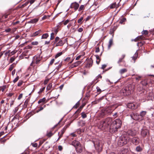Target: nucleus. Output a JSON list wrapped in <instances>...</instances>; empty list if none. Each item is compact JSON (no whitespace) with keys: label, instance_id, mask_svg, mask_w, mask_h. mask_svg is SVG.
<instances>
[{"label":"nucleus","instance_id":"10","mask_svg":"<svg viewBox=\"0 0 154 154\" xmlns=\"http://www.w3.org/2000/svg\"><path fill=\"white\" fill-rule=\"evenodd\" d=\"M75 150L77 153H81L83 151V147L81 144L78 146H77L75 148Z\"/></svg>","mask_w":154,"mask_h":154},{"label":"nucleus","instance_id":"43","mask_svg":"<svg viewBox=\"0 0 154 154\" xmlns=\"http://www.w3.org/2000/svg\"><path fill=\"white\" fill-rule=\"evenodd\" d=\"M82 117L84 119L87 117V115L84 112H82L81 113Z\"/></svg>","mask_w":154,"mask_h":154},{"label":"nucleus","instance_id":"26","mask_svg":"<svg viewBox=\"0 0 154 154\" xmlns=\"http://www.w3.org/2000/svg\"><path fill=\"white\" fill-rule=\"evenodd\" d=\"M63 41L62 40H60L56 44V46H61L63 45Z\"/></svg>","mask_w":154,"mask_h":154},{"label":"nucleus","instance_id":"12","mask_svg":"<svg viewBox=\"0 0 154 154\" xmlns=\"http://www.w3.org/2000/svg\"><path fill=\"white\" fill-rule=\"evenodd\" d=\"M127 106L128 108L132 109H135L137 108V106L132 103H128L127 105Z\"/></svg>","mask_w":154,"mask_h":154},{"label":"nucleus","instance_id":"19","mask_svg":"<svg viewBox=\"0 0 154 154\" xmlns=\"http://www.w3.org/2000/svg\"><path fill=\"white\" fill-rule=\"evenodd\" d=\"M106 122V124L109 126L112 122V119L110 118H107L104 120Z\"/></svg>","mask_w":154,"mask_h":154},{"label":"nucleus","instance_id":"3","mask_svg":"<svg viewBox=\"0 0 154 154\" xmlns=\"http://www.w3.org/2000/svg\"><path fill=\"white\" fill-rule=\"evenodd\" d=\"M149 130L146 129L145 128H143L141 129V136L143 138L146 137H149Z\"/></svg>","mask_w":154,"mask_h":154},{"label":"nucleus","instance_id":"54","mask_svg":"<svg viewBox=\"0 0 154 154\" xmlns=\"http://www.w3.org/2000/svg\"><path fill=\"white\" fill-rule=\"evenodd\" d=\"M54 59H52L50 61V63L49 64V65H52L53 64V63H54Z\"/></svg>","mask_w":154,"mask_h":154},{"label":"nucleus","instance_id":"35","mask_svg":"<svg viewBox=\"0 0 154 154\" xmlns=\"http://www.w3.org/2000/svg\"><path fill=\"white\" fill-rule=\"evenodd\" d=\"M138 53L136 52L134 54V56H133L132 57V59L134 61V62H135V60L137 59V56Z\"/></svg>","mask_w":154,"mask_h":154},{"label":"nucleus","instance_id":"59","mask_svg":"<svg viewBox=\"0 0 154 154\" xmlns=\"http://www.w3.org/2000/svg\"><path fill=\"white\" fill-rule=\"evenodd\" d=\"M36 0H30L28 2H30V5H31L33 3H34V2L36 1Z\"/></svg>","mask_w":154,"mask_h":154},{"label":"nucleus","instance_id":"2","mask_svg":"<svg viewBox=\"0 0 154 154\" xmlns=\"http://www.w3.org/2000/svg\"><path fill=\"white\" fill-rule=\"evenodd\" d=\"M129 139V138L127 136L124 135H122L119 137L118 144L119 146H123L127 143Z\"/></svg>","mask_w":154,"mask_h":154},{"label":"nucleus","instance_id":"60","mask_svg":"<svg viewBox=\"0 0 154 154\" xmlns=\"http://www.w3.org/2000/svg\"><path fill=\"white\" fill-rule=\"evenodd\" d=\"M17 29V28L16 27H15L12 30V31H11V30H10V33H13L15 31H16V29Z\"/></svg>","mask_w":154,"mask_h":154},{"label":"nucleus","instance_id":"18","mask_svg":"<svg viewBox=\"0 0 154 154\" xmlns=\"http://www.w3.org/2000/svg\"><path fill=\"white\" fill-rule=\"evenodd\" d=\"M93 142L95 147H99L100 146L99 141L98 140H93Z\"/></svg>","mask_w":154,"mask_h":154},{"label":"nucleus","instance_id":"24","mask_svg":"<svg viewBox=\"0 0 154 154\" xmlns=\"http://www.w3.org/2000/svg\"><path fill=\"white\" fill-rule=\"evenodd\" d=\"M67 127H64L60 131V132L58 133V134L59 135V134H60L63 135L64 134V132H65L66 130V128Z\"/></svg>","mask_w":154,"mask_h":154},{"label":"nucleus","instance_id":"58","mask_svg":"<svg viewBox=\"0 0 154 154\" xmlns=\"http://www.w3.org/2000/svg\"><path fill=\"white\" fill-rule=\"evenodd\" d=\"M45 88V87H44L42 88L41 89L38 93H42V92H43Z\"/></svg>","mask_w":154,"mask_h":154},{"label":"nucleus","instance_id":"15","mask_svg":"<svg viewBox=\"0 0 154 154\" xmlns=\"http://www.w3.org/2000/svg\"><path fill=\"white\" fill-rule=\"evenodd\" d=\"M146 111H142L140 114L139 117L141 118L140 120H142L143 119L144 117L146 115Z\"/></svg>","mask_w":154,"mask_h":154},{"label":"nucleus","instance_id":"48","mask_svg":"<svg viewBox=\"0 0 154 154\" xmlns=\"http://www.w3.org/2000/svg\"><path fill=\"white\" fill-rule=\"evenodd\" d=\"M53 135V134H52L51 132H50L47 133V136L49 137H50L52 136Z\"/></svg>","mask_w":154,"mask_h":154},{"label":"nucleus","instance_id":"30","mask_svg":"<svg viewBox=\"0 0 154 154\" xmlns=\"http://www.w3.org/2000/svg\"><path fill=\"white\" fill-rule=\"evenodd\" d=\"M5 55V57L8 56L7 59L8 60L9 58V57L10 56V50H8L7 51L4 52Z\"/></svg>","mask_w":154,"mask_h":154},{"label":"nucleus","instance_id":"5","mask_svg":"<svg viewBox=\"0 0 154 154\" xmlns=\"http://www.w3.org/2000/svg\"><path fill=\"white\" fill-rule=\"evenodd\" d=\"M118 129L113 124H111L109 128V132L111 133H114L118 131Z\"/></svg>","mask_w":154,"mask_h":154},{"label":"nucleus","instance_id":"44","mask_svg":"<svg viewBox=\"0 0 154 154\" xmlns=\"http://www.w3.org/2000/svg\"><path fill=\"white\" fill-rule=\"evenodd\" d=\"M142 34L147 35L148 34V31L146 30H143L142 32Z\"/></svg>","mask_w":154,"mask_h":154},{"label":"nucleus","instance_id":"1","mask_svg":"<svg viewBox=\"0 0 154 154\" xmlns=\"http://www.w3.org/2000/svg\"><path fill=\"white\" fill-rule=\"evenodd\" d=\"M134 86L132 84H129L127 86L122 89L120 91L121 94L126 96L130 95L134 91Z\"/></svg>","mask_w":154,"mask_h":154},{"label":"nucleus","instance_id":"14","mask_svg":"<svg viewBox=\"0 0 154 154\" xmlns=\"http://www.w3.org/2000/svg\"><path fill=\"white\" fill-rule=\"evenodd\" d=\"M136 132L135 131L133 130H129L127 132V134L128 135L133 136L136 135Z\"/></svg>","mask_w":154,"mask_h":154},{"label":"nucleus","instance_id":"27","mask_svg":"<svg viewBox=\"0 0 154 154\" xmlns=\"http://www.w3.org/2000/svg\"><path fill=\"white\" fill-rule=\"evenodd\" d=\"M38 21V19L36 18H34L31 20L29 22L30 23H35L37 22Z\"/></svg>","mask_w":154,"mask_h":154},{"label":"nucleus","instance_id":"21","mask_svg":"<svg viewBox=\"0 0 154 154\" xmlns=\"http://www.w3.org/2000/svg\"><path fill=\"white\" fill-rule=\"evenodd\" d=\"M42 32V31L41 30H39L34 33L32 34V36H37L38 35L40 34L41 32Z\"/></svg>","mask_w":154,"mask_h":154},{"label":"nucleus","instance_id":"33","mask_svg":"<svg viewBox=\"0 0 154 154\" xmlns=\"http://www.w3.org/2000/svg\"><path fill=\"white\" fill-rule=\"evenodd\" d=\"M106 115V114L104 110H102L101 112L100 113V116L101 117H103L104 116H105V115Z\"/></svg>","mask_w":154,"mask_h":154},{"label":"nucleus","instance_id":"23","mask_svg":"<svg viewBox=\"0 0 154 154\" xmlns=\"http://www.w3.org/2000/svg\"><path fill=\"white\" fill-rule=\"evenodd\" d=\"M127 71V69H126L124 68L121 69L119 71V72L120 74H123L126 72Z\"/></svg>","mask_w":154,"mask_h":154},{"label":"nucleus","instance_id":"9","mask_svg":"<svg viewBox=\"0 0 154 154\" xmlns=\"http://www.w3.org/2000/svg\"><path fill=\"white\" fill-rule=\"evenodd\" d=\"M132 142L135 145H138L140 142L139 138L137 137H134L132 139Z\"/></svg>","mask_w":154,"mask_h":154},{"label":"nucleus","instance_id":"47","mask_svg":"<svg viewBox=\"0 0 154 154\" xmlns=\"http://www.w3.org/2000/svg\"><path fill=\"white\" fill-rule=\"evenodd\" d=\"M95 56H96V59H97V60L98 59L99 60L98 61H97V60L96 61L97 63V64H99L100 62V60L99 56L98 55H96Z\"/></svg>","mask_w":154,"mask_h":154},{"label":"nucleus","instance_id":"39","mask_svg":"<svg viewBox=\"0 0 154 154\" xmlns=\"http://www.w3.org/2000/svg\"><path fill=\"white\" fill-rule=\"evenodd\" d=\"M63 54V52H60L57 53L56 55L55 56V58H57L61 56Z\"/></svg>","mask_w":154,"mask_h":154},{"label":"nucleus","instance_id":"36","mask_svg":"<svg viewBox=\"0 0 154 154\" xmlns=\"http://www.w3.org/2000/svg\"><path fill=\"white\" fill-rule=\"evenodd\" d=\"M58 26H57L56 27H55L53 28V31L56 34H57L58 31Z\"/></svg>","mask_w":154,"mask_h":154},{"label":"nucleus","instance_id":"62","mask_svg":"<svg viewBox=\"0 0 154 154\" xmlns=\"http://www.w3.org/2000/svg\"><path fill=\"white\" fill-rule=\"evenodd\" d=\"M28 3H29V2H28L25 3L24 4H23L22 5L21 8H23L25 6H26L27 5V4Z\"/></svg>","mask_w":154,"mask_h":154},{"label":"nucleus","instance_id":"4","mask_svg":"<svg viewBox=\"0 0 154 154\" xmlns=\"http://www.w3.org/2000/svg\"><path fill=\"white\" fill-rule=\"evenodd\" d=\"M112 124L115 126L118 129L121 128L122 125V122L120 119H117L113 122Z\"/></svg>","mask_w":154,"mask_h":154},{"label":"nucleus","instance_id":"42","mask_svg":"<svg viewBox=\"0 0 154 154\" xmlns=\"http://www.w3.org/2000/svg\"><path fill=\"white\" fill-rule=\"evenodd\" d=\"M84 9V5H81L79 9V11H80Z\"/></svg>","mask_w":154,"mask_h":154},{"label":"nucleus","instance_id":"49","mask_svg":"<svg viewBox=\"0 0 154 154\" xmlns=\"http://www.w3.org/2000/svg\"><path fill=\"white\" fill-rule=\"evenodd\" d=\"M54 34L53 32H52L51 35V37H50V39L51 40H52L53 39L54 37Z\"/></svg>","mask_w":154,"mask_h":154},{"label":"nucleus","instance_id":"34","mask_svg":"<svg viewBox=\"0 0 154 154\" xmlns=\"http://www.w3.org/2000/svg\"><path fill=\"white\" fill-rule=\"evenodd\" d=\"M80 112H76V111L73 116V117L75 119L77 118L78 117V115Z\"/></svg>","mask_w":154,"mask_h":154},{"label":"nucleus","instance_id":"40","mask_svg":"<svg viewBox=\"0 0 154 154\" xmlns=\"http://www.w3.org/2000/svg\"><path fill=\"white\" fill-rule=\"evenodd\" d=\"M45 100L46 99H45V98H43L42 99H40L38 101V103H41L42 102H44L45 101Z\"/></svg>","mask_w":154,"mask_h":154},{"label":"nucleus","instance_id":"38","mask_svg":"<svg viewBox=\"0 0 154 154\" xmlns=\"http://www.w3.org/2000/svg\"><path fill=\"white\" fill-rule=\"evenodd\" d=\"M83 20V17H82L80 18L78 20V23H80V24H81L82 23V21Z\"/></svg>","mask_w":154,"mask_h":154},{"label":"nucleus","instance_id":"57","mask_svg":"<svg viewBox=\"0 0 154 154\" xmlns=\"http://www.w3.org/2000/svg\"><path fill=\"white\" fill-rule=\"evenodd\" d=\"M103 122H104V128L105 129L108 126L106 124V122L104 120L103 121Z\"/></svg>","mask_w":154,"mask_h":154},{"label":"nucleus","instance_id":"50","mask_svg":"<svg viewBox=\"0 0 154 154\" xmlns=\"http://www.w3.org/2000/svg\"><path fill=\"white\" fill-rule=\"evenodd\" d=\"M0 90L2 91V92H3L5 91V89L6 88L5 86H3V87L0 86Z\"/></svg>","mask_w":154,"mask_h":154},{"label":"nucleus","instance_id":"29","mask_svg":"<svg viewBox=\"0 0 154 154\" xmlns=\"http://www.w3.org/2000/svg\"><path fill=\"white\" fill-rule=\"evenodd\" d=\"M136 150L137 152H140L142 150V149L140 146H137L136 148Z\"/></svg>","mask_w":154,"mask_h":154},{"label":"nucleus","instance_id":"7","mask_svg":"<svg viewBox=\"0 0 154 154\" xmlns=\"http://www.w3.org/2000/svg\"><path fill=\"white\" fill-rule=\"evenodd\" d=\"M79 6V5L78 3L76 2H75L71 4L70 7V8H73L75 11H76L78 9Z\"/></svg>","mask_w":154,"mask_h":154},{"label":"nucleus","instance_id":"11","mask_svg":"<svg viewBox=\"0 0 154 154\" xmlns=\"http://www.w3.org/2000/svg\"><path fill=\"white\" fill-rule=\"evenodd\" d=\"M81 144H80V143L78 140H73L72 142V145L74 146L75 147V148L77 146H79Z\"/></svg>","mask_w":154,"mask_h":154},{"label":"nucleus","instance_id":"52","mask_svg":"<svg viewBox=\"0 0 154 154\" xmlns=\"http://www.w3.org/2000/svg\"><path fill=\"white\" fill-rule=\"evenodd\" d=\"M23 83V82L22 81L20 80L17 84L18 86H21L22 85Z\"/></svg>","mask_w":154,"mask_h":154},{"label":"nucleus","instance_id":"6","mask_svg":"<svg viewBox=\"0 0 154 154\" xmlns=\"http://www.w3.org/2000/svg\"><path fill=\"white\" fill-rule=\"evenodd\" d=\"M131 117L133 119L135 120H139L140 118L139 115L137 113H132L130 114Z\"/></svg>","mask_w":154,"mask_h":154},{"label":"nucleus","instance_id":"16","mask_svg":"<svg viewBox=\"0 0 154 154\" xmlns=\"http://www.w3.org/2000/svg\"><path fill=\"white\" fill-rule=\"evenodd\" d=\"M125 54H123L122 56L119 59L117 62L119 64H120L121 62H125L124 60H123V59L125 58Z\"/></svg>","mask_w":154,"mask_h":154},{"label":"nucleus","instance_id":"17","mask_svg":"<svg viewBox=\"0 0 154 154\" xmlns=\"http://www.w3.org/2000/svg\"><path fill=\"white\" fill-rule=\"evenodd\" d=\"M93 63V60L91 58L89 60L88 62L86 64V67H90L92 66Z\"/></svg>","mask_w":154,"mask_h":154},{"label":"nucleus","instance_id":"61","mask_svg":"<svg viewBox=\"0 0 154 154\" xmlns=\"http://www.w3.org/2000/svg\"><path fill=\"white\" fill-rule=\"evenodd\" d=\"M19 77L17 76L13 80V82L15 83L17 82L18 80Z\"/></svg>","mask_w":154,"mask_h":154},{"label":"nucleus","instance_id":"45","mask_svg":"<svg viewBox=\"0 0 154 154\" xmlns=\"http://www.w3.org/2000/svg\"><path fill=\"white\" fill-rule=\"evenodd\" d=\"M80 105V103L79 101L73 107L76 109Z\"/></svg>","mask_w":154,"mask_h":154},{"label":"nucleus","instance_id":"37","mask_svg":"<svg viewBox=\"0 0 154 154\" xmlns=\"http://www.w3.org/2000/svg\"><path fill=\"white\" fill-rule=\"evenodd\" d=\"M102 78V76L100 75H99L98 76H97L96 78L94 80H97V81L96 82V83H97L99 81V79H101Z\"/></svg>","mask_w":154,"mask_h":154},{"label":"nucleus","instance_id":"46","mask_svg":"<svg viewBox=\"0 0 154 154\" xmlns=\"http://www.w3.org/2000/svg\"><path fill=\"white\" fill-rule=\"evenodd\" d=\"M10 138V136L9 135H8L7 134L5 136L1 138V139H2L3 138H5V139H7V140H8Z\"/></svg>","mask_w":154,"mask_h":154},{"label":"nucleus","instance_id":"32","mask_svg":"<svg viewBox=\"0 0 154 154\" xmlns=\"http://www.w3.org/2000/svg\"><path fill=\"white\" fill-rule=\"evenodd\" d=\"M85 105V104H83L82 105H81L79 108L76 111V112H80L82 109L83 108L84 106Z\"/></svg>","mask_w":154,"mask_h":154},{"label":"nucleus","instance_id":"8","mask_svg":"<svg viewBox=\"0 0 154 154\" xmlns=\"http://www.w3.org/2000/svg\"><path fill=\"white\" fill-rule=\"evenodd\" d=\"M113 109L112 107H108L106 108L105 109V112L106 114L108 115L110 114L113 111Z\"/></svg>","mask_w":154,"mask_h":154},{"label":"nucleus","instance_id":"22","mask_svg":"<svg viewBox=\"0 0 154 154\" xmlns=\"http://www.w3.org/2000/svg\"><path fill=\"white\" fill-rule=\"evenodd\" d=\"M104 126V122L103 121L100 122L99 124V128L102 130L105 129Z\"/></svg>","mask_w":154,"mask_h":154},{"label":"nucleus","instance_id":"25","mask_svg":"<svg viewBox=\"0 0 154 154\" xmlns=\"http://www.w3.org/2000/svg\"><path fill=\"white\" fill-rule=\"evenodd\" d=\"M113 44V40L112 39H111L109 40V45H108V48L109 49L111 46V45Z\"/></svg>","mask_w":154,"mask_h":154},{"label":"nucleus","instance_id":"13","mask_svg":"<svg viewBox=\"0 0 154 154\" xmlns=\"http://www.w3.org/2000/svg\"><path fill=\"white\" fill-rule=\"evenodd\" d=\"M42 60V58L40 57H34V60L35 61V63L36 64H38L40 63V62Z\"/></svg>","mask_w":154,"mask_h":154},{"label":"nucleus","instance_id":"53","mask_svg":"<svg viewBox=\"0 0 154 154\" xmlns=\"http://www.w3.org/2000/svg\"><path fill=\"white\" fill-rule=\"evenodd\" d=\"M100 51V49L99 47L97 46L96 47V50L95 52L96 53Z\"/></svg>","mask_w":154,"mask_h":154},{"label":"nucleus","instance_id":"31","mask_svg":"<svg viewBox=\"0 0 154 154\" xmlns=\"http://www.w3.org/2000/svg\"><path fill=\"white\" fill-rule=\"evenodd\" d=\"M48 36L49 35L47 33L44 34L42 35V38L46 39L48 37Z\"/></svg>","mask_w":154,"mask_h":154},{"label":"nucleus","instance_id":"41","mask_svg":"<svg viewBox=\"0 0 154 154\" xmlns=\"http://www.w3.org/2000/svg\"><path fill=\"white\" fill-rule=\"evenodd\" d=\"M52 86V84L51 83L49 84L47 87V89L48 90H50Z\"/></svg>","mask_w":154,"mask_h":154},{"label":"nucleus","instance_id":"55","mask_svg":"<svg viewBox=\"0 0 154 154\" xmlns=\"http://www.w3.org/2000/svg\"><path fill=\"white\" fill-rule=\"evenodd\" d=\"M7 140V139H5V138H3L2 139H0V141H1V142L2 143H4Z\"/></svg>","mask_w":154,"mask_h":154},{"label":"nucleus","instance_id":"63","mask_svg":"<svg viewBox=\"0 0 154 154\" xmlns=\"http://www.w3.org/2000/svg\"><path fill=\"white\" fill-rule=\"evenodd\" d=\"M69 20L67 19L63 23L64 25H66L69 22Z\"/></svg>","mask_w":154,"mask_h":154},{"label":"nucleus","instance_id":"28","mask_svg":"<svg viewBox=\"0 0 154 154\" xmlns=\"http://www.w3.org/2000/svg\"><path fill=\"white\" fill-rule=\"evenodd\" d=\"M118 7V6L116 5V2H114L112 4H111L110 6V8L112 9L114 8H117Z\"/></svg>","mask_w":154,"mask_h":154},{"label":"nucleus","instance_id":"64","mask_svg":"<svg viewBox=\"0 0 154 154\" xmlns=\"http://www.w3.org/2000/svg\"><path fill=\"white\" fill-rule=\"evenodd\" d=\"M32 146L35 147H36L37 146L38 144L36 143H33L32 144Z\"/></svg>","mask_w":154,"mask_h":154},{"label":"nucleus","instance_id":"20","mask_svg":"<svg viewBox=\"0 0 154 154\" xmlns=\"http://www.w3.org/2000/svg\"><path fill=\"white\" fill-rule=\"evenodd\" d=\"M82 63V62L81 61H77V62L73 63L72 65V67H76L78 65Z\"/></svg>","mask_w":154,"mask_h":154},{"label":"nucleus","instance_id":"56","mask_svg":"<svg viewBox=\"0 0 154 154\" xmlns=\"http://www.w3.org/2000/svg\"><path fill=\"white\" fill-rule=\"evenodd\" d=\"M96 89L97 92H99V93H100L101 92V91L99 87H97Z\"/></svg>","mask_w":154,"mask_h":154},{"label":"nucleus","instance_id":"51","mask_svg":"<svg viewBox=\"0 0 154 154\" xmlns=\"http://www.w3.org/2000/svg\"><path fill=\"white\" fill-rule=\"evenodd\" d=\"M126 20V19L125 18H123L122 20H121L119 21V23L122 24L123 22H125Z\"/></svg>","mask_w":154,"mask_h":154}]
</instances>
